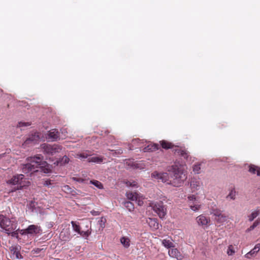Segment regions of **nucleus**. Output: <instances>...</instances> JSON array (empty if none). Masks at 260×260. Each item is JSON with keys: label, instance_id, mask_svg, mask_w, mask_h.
<instances>
[{"label": "nucleus", "instance_id": "obj_40", "mask_svg": "<svg viewBox=\"0 0 260 260\" xmlns=\"http://www.w3.org/2000/svg\"><path fill=\"white\" fill-rule=\"evenodd\" d=\"M126 185H127V186H132V187H138L137 184L135 181H133V182L128 181L126 182Z\"/></svg>", "mask_w": 260, "mask_h": 260}, {"label": "nucleus", "instance_id": "obj_39", "mask_svg": "<svg viewBox=\"0 0 260 260\" xmlns=\"http://www.w3.org/2000/svg\"><path fill=\"white\" fill-rule=\"evenodd\" d=\"M30 125V124L29 122H19L17 124V126L19 127H23V126H27Z\"/></svg>", "mask_w": 260, "mask_h": 260}, {"label": "nucleus", "instance_id": "obj_1", "mask_svg": "<svg viewBox=\"0 0 260 260\" xmlns=\"http://www.w3.org/2000/svg\"><path fill=\"white\" fill-rule=\"evenodd\" d=\"M171 174L169 176L167 173H158L156 171L151 174V177L158 181L178 187L187 179V173L180 165H174L168 169Z\"/></svg>", "mask_w": 260, "mask_h": 260}, {"label": "nucleus", "instance_id": "obj_19", "mask_svg": "<svg viewBox=\"0 0 260 260\" xmlns=\"http://www.w3.org/2000/svg\"><path fill=\"white\" fill-rule=\"evenodd\" d=\"M248 171L253 174L256 173L257 176H260V168L254 165L249 166Z\"/></svg>", "mask_w": 260, "mask_h": 260}, {"label": "nucleus", "instance_id": "obj_30", "mask_svg": "<svg viewBox=\"0 0 260 260\" xmlns=\"http://www.w3.org/2000/svg\"><path fill=\"white\" fill-rule=\"evenodd\" d=\"M235 252L236 251L234 246L232 245H230L228 246L226 251L228 255L229 256L233 255V254H235Z\"/></svg>", "mask_w": 260, "mask_h": 260}, {"label": "nucleus", "instance_id": "obj_15", "mask_svg": "<svg viewBox=\"0 0 260 260\" xmlns=\"http://www.w3.org/2000/svg\"><path fill=\"white\" fill-rule=\"evenodd\" d=\"M20 248L18 246H12L10 247V250L11 254V258L13 259H19L21 258V255L19 252Z\"/></svg>", "mask_w": 260, "mask_h": 260}, {"label": "nucleus", "instance_id": "obj_48", "mask_svg": "<svg viewBox=\"0 0 260 260\" xmlns=\"http://www.w3.org/2000/svg\"><path fill=\"white\" fill-rule=\"evenodd\" d=\"M122 152L121 150H117V152L116 151H115V153H118V154H121V153H122Z\"/></svg>", "mask_w": 260, "mask_h": 260}, {"label": "nucleus", "instance_id": "obj_7", "mask_svg": "<svg viewBox=\"0 0 260 260\" xmlns=\"http://www.w3.org/2000/svg\"><path fill=\"white\" fill-rule=\"evenodd\" d=\"M189 206L193 211H199L201 207V205L199 202L194 195H190L188 197Z\"/></svg>", "mask_w": 260, "mask_h": 260}, {"label": "nucleus", "instance_id": "obj_36", "mask_svg": "<svg viewBox=\"0 0 260 260\" xmlns=\"http://www.w3.org/2000/svg\"><path fill=\"white\" fill-rule=\"evenodd\" d=\"M212 214L215 216V218H217L222 213L221 211L219 209H213L212 211Z\"/></svg>", "mask_w": 260, "mask_h": 260}, {"label": "nucleus", "instance_id": "obj_3", "mask_svg": "<svg viewBox=\"0 0 260 260\" xmlns=\"http://www.w3.org/2000/svg\"><path fill=\"white\" fill-rule=\"evenodd\" d=\"M0 227L7 234H10L12 231L15 230L17 227V223L15 220L0 215Z\"/></svg>", "mask_w": 260, "mask_h": 260}, {"label": "nucleus", "instance_id": "obj_43", "mask_svg": "<svg viewBox=\"0 0 260 260\" xmlns=\"http://www.w3.org/2000/svg\"><path fill=\"white\" fill-rule=\"evenodd\" d=\"M106 219H103L102 218L99 222V223L100 224V226L103 228H104V223H105V221Z\"/></svg>", "mask_w": 260, "mask_h": 260}, {"label": "nucleus", "instance_id": "obj_35", "mask_svg": "<svg viewBox=\"0 0 260 260\" xmlns=\"http://www.w3.org/2000/svg\"><path fill=\"white\" fill-rule=\"evenodd\" d=\"M81 236L85 238H87L89 236V235L91 234V232L89 230H87L86 231H81L78 233Z\"/></svg>", "mask_w": 260, "mask_h": 260}, {"label": "nucleus", "instance_id": "obj_10", "mask_svg": "<svg viewBox=\"0 0 260 260\" xmlns=\"http://www.w3.org/2000/svg\"><path fill=\"white\" fill-rule=\"evenodd\" d=\"M40 231V226L36 225H30L27 229L20 230V233L21 235L38 234L39 233Z\"/></svg>", "mask_w": 260, "mask_h": 260}, {"label": "nucleus", "instance_id": "obj_12", "mask_svg": "<svg viewBox=\"0 0 260 260\" xmlns=\"http://www.w3.org/2000/svg\"><path fill=\"white\" fill-rule=\"evenodd\" d=\"M40 140V136L38 133H35L29 135L28 138L25 141L23 146H26L29 144H35Z\"/></svg>", "mask_w": 260, "mask_h": 260}, {"label": "nucleus", "instance_id": "obj_18", "mask_svg": "<svg viewBox=\"0 0 260 260\" xmlns=\"http://www.w3.org/2000/svg\"><path fill=\"white\" fill-rule=\"evenodd\" d=\"M69 160V158L66 155H64L61 158L56 161L54 164L56 166H62L68 164Z\"/></svg>", "mask_w": 260, "mask_h": 260}, {"label": "nucleus", "instance_id": "obj_6", "mask_svg": "<svg viewBox=\"0 0 260 260\" xmlns=\"http://www.w3.org/2000/svg\"><path fill=\"white\" fill-rule=\"evenodd\" d=\"M42 149L44 153L48 154L54 155L57 153L60 152L62 150V147L56 144L50 145L44 144L42 145Z\"/></svg>", "mask_w": 260, "mask_h": 260}, {"label": "nucleus", "instance_id": "obj_49", "mask_svg": "<svg viewBox=\"0 0 260 260\" xmlns=\"http://www.w3.org/2000/svg\"><path fill=\"white\" fill-rule=\"evenodd\" d=\"M64 187V188H69V186H65Z\"/></svg>", "mask_w": 260, "mask_h": 260}, {"label": "nucleus", "instance_id": "obj_13", "mask_svg": "<svg viewBox=\"0 0 260 260\" xmlns=\"http://www.w3.org/2000/svg\"><path fill=\"white\" fill-rule=\"evenodd\" d=\"M59 138V133L56 129H52L48 132L46 139L49 141H55Z\"/></svg>", "mask_w": 260, "mask_h": 260}, {"label": "nucleus", "instance_id": "obj_46", "mask_svg": "<svg viewBox=\"0 0 260 260\" xmlns=\"http://www.w3.org/2000/svg\"><path fill=\"white\" fill-rule=\"evenodd\" d=\"M61 132L62 134H64V136H66V133H67V129L66 128H63L61 129Z\"/></svg>", "mask_w": 260, "mask_h": 260}, {"label": "nucleus", "instance_id": "obj_47", "mask_svg": "<svg viewBox=\"0 0 260 260\" xmlns=\"http://www.w3.org/2000/svg\"><path fill=\"white\" fill-rule=\"evenodd\" d=\"M91 213H92V215H99L98 212H96V211H92V212H91Z\"/></svg>", "mask_w": 260, "mask_h": 260}, {"label": "nucleus", "instance_id": "obj_28", "mask_svg": "<svg viewBox=\"0 0 260 260\" xmlns=\"http://www.w3.org/2000/svg\"><path fill=\"white\" fill-rule=\"evenodd\" d=\"M228 217L224 214H221L220 216L215 218V220L219 223H223L227 220Z\"/></svg>", "mask_w": 260, "mask_h": 260}, {"label": "nucleus", "instance_id": "obj_23", "mask_svg": "<svg viewBox=\"0 0 260 260\" xmlns=\"http://www.w3.org/2000/svg\"><path fill=\"white\" fill-rule=\"evenodd\" d=\"M88 161L89 162H94L96 164H100L103 160V157L101 156H92L88 158Z\"/></svg>", "mask_w": 260, "mask_h": 260}, {"label": "nucleus", "instance_id": "obj_37", "mask_svg": "<svg viewBox=\"0 0 260 260\" xmlns=\"http://www.w3.org/2000/svg\"><path fill=\"white\" fill-rule=\"evenodd\" d=\"M259 222L257 221H255L252 225H251L249 228L246 230V232H249L251 231H252L255 227L257 226Z\"/></svg>", "mask_w": 260, "mask_h": 260}, {"label": "nucleus", "instance_id": "obj_17", "mask_svg": "<svg viewBox=\"0 0 260 260\" xmlns=\"http://www.w3.org/2000/svg\"><path fill=\"white\" fill-rule=\"evenodd\" d=\"M146 221L152 230H156L159 228V223L157 219L149 218Z\"/></svg>", "mask_w": 260, "mask_h": 260}, {"label": "nucleus", "instance_id": "obj_44", "mask_svg": "<svg viewBox=\"0 0 260 260\" xmlns=\"http://www.w3.org/2000/svg\"><path fill=\"white\" fill-rule=\"evenodd\" d=\"M10 234H12V236H13V237H17V231H12V233H11Z\"/></svg>", "mask_w": 260, "mask_h": 260}, {"label": "nucleus", "instance_id": "obj_42", "mask_svg": "<svg viewBox=\"0 0 260 260\" xmlns=\"http://www.w3.org/2000/svg\"><path fill=\"white\" fill-rule=\"evenodd\" d=\"M73 180L79 182H83L84 181V179L80 178H77V177H73Z\"/></svg>", "mask_w": 260, "mask_h": 260}, {"label": "nucleus", "instance_id": "obj_45", "mask_svg": "<svg viewBox=\"0 0 260 260\" xmlns=\"http://www.w3.org/2000/svg\"><path fill=\"white\" fill-rule=\"evenodd\" d=\"M50 184H51V183H50V180L45 181L44 183V185H45L46 186H49Z\"/></svg>", "mask_w": 260, "mask_h": 260}, {"label": "nucleus", "instance_id": "obj_21", "mask_svg": "<svg viewBox=\"0 0 260 260\" xmlns=\"http://www.w3.org/2000/svg\"><path fill=\"white\" fill-rule=\"evenodd\" d=\"M158 149L157 145L155 144L150 143L145 147L143 149L144 152L153 151Z\"/></svg>", "mask_w": 260, "mask_h": 260}, {"label": "nucleus", "instance_id": "obj_22", "mask_svg": "<svg viewBox=\"0 0 260 260\" xmlns=\"http://www.w3.org/2000/svg\"><path fill=\"white\" fill-rule=\"evenodd\" d=\"M125 166L127 169L139 168L138 163H136L133 160L130 159L126 160Z\"/></svg>", "mask_w": 260, "mask_h": 260}, {"label": "nucleus", "instance_id": "obj_27", "mask_svg": "<svg viewBox=\"0 0 260 260\" xmlns=\"http://www.w3.org/2000/svg\"><path fill=\"white\" fill-rule=\"evenodd\" d=\"M178 153L181 156H182L184 158H185L187 161H190V160H189V158L191 159V157L189 156V155L188 154V152L186 150L180 149V150H178Z\"/></svg>", "mask_w": 260, "mask_h": 260}, {"label": "nucleus", "instance_id": "obj_41", "mask_svg": "<svg viewBox=\"0 0 260 260\" xmlns=\"http://www.w3.org/2000/svg\"><path fill=\"white\" fill-rule=\"evenodd\" d=\"M142 143L141 140L139 139H134L133 140V143L134 144H138V146H141V143Z\"/></svg>", "mask_w": 260, "mask_h": 260}, {"label": "nucleus", "instance_id": "obj_32", "mask_svg": "<svg viewBox=\"0 0 260 260\" xmlns=\"http://www.w3.org/2000/svg\"><path fill=\"white\" fill-rule=\"evenodd\" d=\"M90 183L93 185H94L95 186H96L97 188L99 189H102L103 188V184L99 181L97 180H91L90 181Z\"/></svg>", "mask_w": 260, "mask_h": 260}, {"label": "nucleus", "instance_id": "obj_9", "mask_svg": "<svg viewBox=\"0 0 260 260\" xmlns=\"http://www.w3.org/2000/svg\"><path fill=\"white\" fill-rule=\"evenodd\" d=\"M203 183L199 178H192L190 182V188L192 192H195L203 189Z\"/></svg>", "mask_w": 260, "mask_h": 260}, {"label": "nucleus", "instance_id": "obj_20", "mask_svg": "<svg viewBox=\"0 0 260 260\" xmlns=\"http://www.w3.org/2000/svg\"><path fill=\"white\" fill-rule=\"evenodd\" d=\"M238 193L234 188L230 190L229 194L226 196V199L227 200H235Z\"/></svg>", "mask_w": 260, "mask_h": 260}, {"label": "nucleus", "instance_id": "obj_8", "mask_svg": "<svg viewBox=\"0 0 260 260\" xmlns=\"http://www.w3.org/2000/svg\"><path fill=\"white\" fill-rule=\"evenodd\" d=\"M196 221L199 226L205 229L208 226L210 222V219L209 217L201 214L196 217Z\"/></svg>", "mask_w": 260, "mask_h": 260}, {"label": "nucleus", "instance_id": "obj_25", "mask_svg": "<svg viewBox=\"0 0 260 260\" xmlns=\"http://www.w3.org/2000/svg\"><path fill=\"white\" fill-rule=\"evenodd\" d=\"M120 243L125 248H128L130 246V240L126 237H121L120 238Z\"/></svg>", "mask_w": 260, "mask_h": 260}, {"label": "nucleus", "instance_id": "obj_33", "mask_svg": "<svg viewBox=\"0 0 260 260\" xmlns=\"http://www.w3.org/2000/svg\"><path fill=\"white\" fill-rule=\"evenodd\" d=\"M71 224L72 225V227L74 231L78 233L80 232V226L78 224H77L76 222L72 221Z\"/></svg>", "mask_w": 260, "mask_h": 260}, {"label": "nucleus", "instance_id": "obj_50", "mask_svg": "<svg viewBox=\"0 0 260 260\" xmlns=\"http://www.w3.org/2000/svg\"><path fill=\"white\" fill-rule=\"evenodd\" d=\"M62 234H63V232H62L61 233V234H60V236H62Z\"/></svg>", "mask_w": 260, "mask_h": 260}, {"label": "nucleus", "instance_id": "obj_29", "mask_svg": "<svg viewBox=\"0 0 260 260\" xmlns=\"http://www.w3.org/2000/svg\"><path fill=\"white\" fill-rule=\"evenodd\" d=\"M124 205L129 211H133L134 209V204L129 201L125 202L124 203Z\"/></svg>", "mask_w": 260, "mask_h": 260}, {"label": "nucleus", "instance_id": "obj_4", "mask_svg": "<svg viewBox=\"0 0 260 260\" xmlns=\"http://www.w3.org/2000/svg\"><path fill=\"white\" fill-rule=\"evenodd\" d=\"M8 184L17 185L16 190L22 189L23 187L29 186L30 182L24 178V175L18 174L13 176V177L7 181Z\"/></svg>", "mask_w": 260, "mask_h": 260}, {"label": "nucleus", "instance_id": "obj_14", "mask_svg": "<svg viewBox=\"0 0 260 260\" xmlns=\"http://www.w3.org/2000/svg\"><path fill=\"white\" fill-rule=\"evenodd\" d=\"M168 254L170 257L175 258L178 260H181L183 258V255L177 248L169 249Z\"/></svg>", "mask_w": 260, "mask_h": 260}, {"label": "nucleus", "instance_id": "obj_2", "mask_svg": "<svg viewBox=\"0 0 260 260\" xmlns=\"http://www.w3.org/2000/svg\"><path fill=\"white\" fill-rule=\"evenodd\" d=\"M27 160L28 162L24 165L22 168L24 173L38 171L49 173L51 171L50 165L43 160V157L40 154L29 157L27 158Z\"/></svg>", "mask_w": 260, "mask_h": 260}, {"label": "nucleus", "instance_id": "obj_26", "mask_svg": "<svg viewBox=\"0 0 260 260\" xmlns=\"http://www.w3.org/2000/svg\"><path fill=\"white\" fill-rule=\"evenodd\" d=\"M161 243L164 246L167 248H173L174 247V243L170 240L164 239L162 240Z\"/></svg>", "mask_w": 260, "mask_h": 260}, {"label": "nucleus", "instance_id": "obj_38", "mask_svg": "<svg viewBox=\"0 0 260 260\" xmlns=\"http://www.w3.org/2000/svg\"><path fill=\"white\" fill-rule=\"evenodd\" d=\"M89 156V155L88 154H87L86 153H81V154L77 155V157L79 158H81V159L86 158H88Z\"/></svg>", "mask_w": 260, "mask_h": 260}, {"label": "nucleus", "instance_id": "obj_16", "mask_svg": "<svg viewBox=\"0 0 260 260\" xmlns=\"http://www.w3.org/2000/svg\"><path fill=\"white\" fill-rule=\"evenodd\" d=\"M259 250L260 244H257L251 250L245 255V257L247 258H250L251 257L255 256Z\"/></svg>", "mask_w": 260, "mask_h": 260}, {"label": "nucleus", "instance_id": "obj_34", "mask_svg": "<svg viewBox=\"0 0 260 260\" xmlns=\"http://www.w3.org/2000/svg\"><path fill=\"white\" fill-rule=\"evenodd\" d=\"M161 145L163 148L169 149L172 147V144L171 143L162 141L161 142Z\"/></svg>", "mask_w": 260, "mask_h": 260}, {"label": "nucleus", "instance_id": "obj_24", "mask_svg": "<svg viewBox=\"0 0 260 260\" xmlns=\"http://www.w3.org/2000/svg\"><path fill=\"white\" fill-rule=\"evenodd\" d=\"M260 211L258 209H256V210L253 211L252 213L248 215V220L250 221H253L257 216H258L259 214Z\"/></svg>", "mask_w": 260, "mask_h": 260}, {"label": "nucleus", "instance_id": "obj_31", "mask_svg": "<svg viewBox=\"0 0 260 260\" xmlns=\"http://www.w3.org/2000/svg\"><path fill=\"white\" fill-rule=\"evenodd\" d=\"M201 164H196L193 166V171L195 174H199L201 172Z\"/></svg>", "mask_w": 260, "mask_h": 260}, {"label": "nucleus", "instance_id": "obj_11", "mask_svg": "<svg viewBox=\"0 0 260 260\" xmlns=\"http://www.w3.org/2000/svg\"><path fill=\"white\" fill-rule=\"evenodd\" d=\"M126 196L129 200L132 201H135L138 202V204L139 205L141 206L143 204L142 196H141L137 192H133L132 191L127 192L126 193Z\"/></svg>", "mask_w": 260, "mask_h": 260}, {"label": "nucleus", "instance_id": "obj_5", "mask_svg": "<svg viewBox=\"0 0 260 260\" xmlns=\"http://www.w3.org/2000/svg\"><path fill=\"white\" fill-rule=\"evenodd\" d=\"M150 206L160 218L165 217L166 215L167 210L162 202H153L150 203Z\"/></svg>", "mask_w": 260, "mask_h": 260}]
</instances>
